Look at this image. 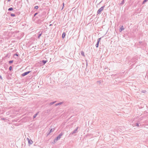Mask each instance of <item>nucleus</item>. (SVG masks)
I'll return each mask as SVG.
<instances>
[{
	"mask_svg": "<svg viewBox=\"0 0 148 148\" xmlns=\"http://www.w3.org/2000/svg\"><path fill=\"white\" fill-rule=\"evenodd\" d=\"M46 12H43L42 13L39 14L38 16L41 18H44L46 16Z\"/></svg>",
	"mask_w": 148,
	"mask_h": 148,
	"instance_id": "1",
	"label": "nucleus"
},
{
	"mask_svg": "<svg viewBox=\"0 0 148 148\" xmlns=\"http://www.w3.org/2000/svg\"><path fill=\"white\" fill-rule=\"evenodd\" d=\"M63 134V133L62 132L60 133L59 135L54 139L53 141L54 142L56 143L58 140L60 139Z\"/></svg>",
	"mask_w": 148,
	"mask_h": 148,
	"instance_id": "2",
	"label": "nucleus"
},
{
	"mask_svg": "<svg viewBox=\"0 0 148 148\" xmlns=\"http://www.w3.org/2000/svg\"><path fill=\"white\" fill-rule=\"evenodd\" d=\"M105 7V5H104L101 7V8H100L97 11V14H100L101 13V12L103 10Z\"/></svg>",
	"mask_w": 148,
	"mask_h": 148,
	"instance_id": "3",
	"label": "nucleus"
},
{
	"mask_svg": "<svg viewBox=\"0 0 148 148\" xmlns=\"http://www.w3.org/2000/svg\"><path fill=\"white\" fill-rule=\"evenodd\" d=\"M78 128V127H77L73 131L71 132L70 133V135L71 134H75L77 132V129Z\"/></svg>",
	"mask_w": 148,
	"mask_h": 148,
	"instance_id": "4",
	"label": "nucleus"
},
{
	"mask_svg": "<svg viewBox=\"0 0 148 148\" xmlns=\"http://www.w3.org/2000/svg\"><path fill=\"white\" fill-rule=\"evenodd\" d=\"M30 72L31 71H28L24 72V73H22L21 75L22 76L24 77L29 74Z\"/></svg>",
	"mask_w": 148,
	"mask_h": 148,
	"instance_id": "5",
	"label": "nucleus"
},
{
	"mask_svg": "<svg viewBox=\"0 0 148 148\" xmlns=\"http://www.w3.org/2000/svg\"><path fill=\"white\" fill-rule=\"evenodd\" d=\"M27 139L28 141V143L29 145H31L33 143V141L29 139V138H27Z\"/></svg>",
	"mask_w": 148,
	"mask_h": 148,
	"instance_id": "6",
	"label": "nucleus"
},
{
	"mask_svg": "<svg viewBox=\"0 0 148 148\" xmlns=\"http://www.w3.org/2000/svg\"><path fill=\"white\" fill-rule=\"evenodd\" d=\"M42 34V32H39L38 37H37V38L38 39H39L40 38V37L41 36Z\"/></svg>",
	"mask_w": 148,
	"mask_h": 148,
	"instance_id": "7",
	"label": "nucleus"
},
{
	"mask_svg": "<svg viewBox=\"0 0 148 148\" xmlns=\"http://www.w3.org/2000/svg\"><path fill=\"white\" fill-rule=\"evenodd\" d=\"M64 102H61L60 103H57L55 104L54 105L55 106H57L58 105H61Z\"/></svg>",
	"mask_w": 148,
	"mask_h": 148,
	"instance_id": "8",
	"label": "nucleus"
},
{
	"mask_svg": "<svg viewBox=\"0 0 148 148\" xmlns=\"http://www.w3.org/2000/svg\"><path fill=\"white\" fill-rule=\"evenodd\" d=\"M124 29L123 28V26H122L121 27L119 28V31L120 32H121Z\"/></svg>",
	"mask_w": 148,
	"mask_h": 148,
	"instance_id": "9",
	"label": "nucleus"
},
{
	"mask_svg": "<svg viewBox=\"0 0 148 148\" xmlns=\"http://www.w3.org/2000/svg\"><path fill=\"white\" fill-rule=\"evenodd\" d=\"M66 34L65 32H63L62 35V38H64Z\"/></svg>",
	"mask_w": 148,
	"mask_h": 148,
	"instance_id": "10",
	"label": "nucleus"
},
{
	"mask_svg": "<svg viewBox=\"0 0 148 148\" xmlns=\"http://www.w3.org/2000/svg\"><path fill=\"white\" fill-rule=\"evenodd\" d=\"M47 60H43L42 61V62L43 63V64H44L47 62Z\"/></svg>",
	"mask_w": 148,
	"mask_h": 148,
	"instance_id": "11",
	"label": "nucleus"
},
{
	"mask_svg": "<svg viewBox=\"0 0 148 148\" xmlns=\"http://www.w3.org/2000/svg\"><path fill=\"white\" fill-rule=\"evenodd\" d=\"M56 101H54L53 102H51L50 103L49 105L50 106H51L53 104H54L55 103H56Z\"/></svg>",
	"mask_w": 148,
	"mask_h": 148,
	"instance_id": "12",
	"label": "nucleus"
},
{
	"mask_svg": "<svg viewBox=\"0 0 148 148\" xmlns=\"http://www.w3.org/2000/svg\"><path fill=\"white\" fill-rule=\"evenodd\" d=\"M81 53L82 56L84 57L85 56L84 53V51H82L81 52Z\"/></svg>",
	"mask_w": 148,
	"mask_h": 148,
	"instance_id": "13",
	"label": "nucleus"
},
{
	"mask_svg": "<svg viewBox=\"0 0 148 148\" xmlns=\"http://www.w3.org/2000/svg\"><path fill=\"white\" fill-rule=\"evenodd\" d=\"M124 3V0H123L120 3V5H123Z\"/></svg>",
	"mask_w": 148,
	"mask_h": 148,
	"instance_id": "14",
	"label": "nucleus"
},
{
	"mask_svg": "<svg viewBox=\"0 0 148 148\" xmlns=\"http://www.w3.org/2000/svg\"><path fill=\"white\" fill-rule=\"evenodd\" d=\"M13 10V9L12 8H9L8 9V10L9 11H12Z\"/></svg>",
	"mask_w": 148,
	"mask_h": 148,
	"instance_id": "15",
	"label": "nucleus"
},
{
	"mask_svg": "<svg viewBox=\"0 0 148 148\" xmlns=\"http://www.w3.org/2000/svg\"><path fill=\"white\" fill-rule=\"evenodd\" d=\"M38 113V112H37V113H36V114H35L34 115V116H33V118L34 119L35 118H36V117Z\"/></svg>",
	"mask_w": 148,
	"mask_h": 148,
	"instance_id": "16",
	"label": "nucleus"
},
{
	"mask_svg": "<svg viewBox=\"0 0 148 148\" xmlns=\"http://www.w3.org/2000/svg\"><path fill=\"white\" fill-rule=\"evenodd\" d=\"M99 43V42H97L95 45V46L97 48L98 47Z\"/></svg>",
	"mask_w": 148,
	"mask_h": 148,
	"instance_id": "17",
	"label": "nucleus"
},
{
	"mask_svg": "<svg viewBox=\"0 0 148 148\" xmlns=\"http://www.w3.org/2000/svg\"><path fill=\"white\" fill-rule=\"evenodd\" d=\"M39 12H37L36 13H35L34 14V17L36 15H37L38 14H39Z\"/></svg>",
	"mask_w": 148,
	"mask_h": 148,
	"instance_id": "18",
	"label": "nucleus"
},
{
	"mask_svg": "<svg viewBox=\"0 0 148 148\" xmlns=\"http://www.w3.org/2000/svg\"><path fill=\"white\" fill-rule=\"evenodd\" d=\"M54 130V129H53L52 128H51V129H50V130L49 131L50 133H51L52 132H53V131Z\"/></svg>",
	"mask_w": 148,
	"mask_h": 148,
	"instance_id": "19",
	"label": "nucleus"
},
{
	"mask_svg": "<svg viewBox=\"0 0 148 148\" xmlns=\"http://www.w3.org/2000/svg\"><path fill=\"white\" fill-rule=\"evenodd\" d=\"M10 15L12 17H14L15 16V15L13 13H11L10 14Z\"/></svg>",
	"mask_w": 148,
	"mask_h": 148,
	"instance_id": "20",
	"label": "nucleus"
},
{
	"mask_svg": "<svg viewBox=\"0 0 148 148\" xmlns=\"http://www.w3.org/2000/svg\"><path fill=\"white\" fill-rule=\"evenodd\" d=\"M13 60H11L9 61V64H11L13 63Z\"/></svg>",
	"mask_w": 148,
	"mask_h": 148,
	"instance_id": "21",
	"label": "nucleus"
},
{
	"mask_svg": "<svg viewBox=\"0 0 148 148\" xmlns=\"http://www.w3.org/2000/svg\"><path fill=\"white\" fill-rule=\"evenodd\" d=\"M38 8V6H35L34 7V8L35 9H37Z\"/></svg>",
	"mask_w": 148,
	"mask_h": 148,
	"instance_id": "22",
	"label": "nucleus"
},
{
	"mask_svg": "<svg viewBox=\"0 0 148 148\" xmlns=\"http://www.w3.org/2000/svg\"><path fill=\"white\" fill-rule=\"evenodd\" d=\"M136 125L138 127H139L140 126V125H139V124L138 123H136Z\"/></svg>",
	"mask_w": 148,
	"mask_h": 148,
	"instance_id": "23",
	"label": "nucleus"
},
{
	"mask_svg": "<svg viewBox=\"0 0 148 148\" xmlns=\"http://www.w3.org/2000/svg\"><path fill=\"white\" fill-rule=\"evenodd\" d=\"M101 38H98L97 40V42H99L101 40Z\"/></svg>",
	"mask_w": 148,
	"mask_h": 148,
	"instance_id": "24",
	"label": "nucleus"
},
{
	"mask_svg": "<svg viewBox=\"0 0 148 148\" xmlns=\"http://www.w3.org/2000/svg\"><path fill=\"white\" fill-rule=\"evenodd\" d=\"M97 83L99 84H100L101 83V81H98L97 82Z\"/></svg>",
	"mask_w": 148,
	"mask_h": 148,
	"instance_id": "25",
	"label": "nucleus"
},
{
	"mask_svg": "<svg viewBox=\"0 0 148 148\" xmlns=\"http://www.w3.org/2000/svg\"><path fill=\"white\" fill-rule=\"evenodd\" d=\"M12 66H10L9 67V70L10 71H11V70H12Z\"/></svg>",
	"mask_w": 148,
	"mask_h": 148,
	"instance_id": "26",
	"label": "nucleus"
},
{
	"mask_svg": "<svg viewBox=\"0 0 148 148\" xmlns=\"http://www.w3.org/2000/svg\"><path fill=\"white\" fill-rule=\"evenodd\" d=\"M148 0H144L143 2V3H144L146 2Z\"/></svg>",
	"mask_w": 148,
	"mask_h": 148,
	"instance_id": "27",
	"label": "nucleus"
},
{
	"mask_svg": "<svg viewBox=\"0 0 148 148\" xmlns=\"http://www.w3.org/2000/svg\"><path fill=\"white\" fill-rule=\"evenodd\" d=\"M141 92L144 93H145L146 92V91L145 90H143Z\"/></svg>",
	"mask_w": 148,
	"mask_h": 148,
	"instance_id": "28",
	"label": "nucleus"
},
{
	"mask_svg": "<svg viewBox=\"0 0 148 148\" xmlns=\"http://www.w3.org/2000/svg\"><path fill=\"white\" fill-rule=\"evenodd\" d=\"M50 133L49 132L48 133H47V136H48L50 134Z\"/></svg>",
	"mask_w": 148,
	"mask_h": 148,
	"instance_id": "29",
	"label": "nucleus"
},
{
	"mask_svg": "<svg viewBox=\"0 0 148 148\" xmlns=\"http://www.w3.org/2000/svg\"><path fill=\"white\" fill-rule=\"evenodd\" d=\"M14 56H18V54H17V53H15V54H14Z\"/></svg>",
	"mask_w": 148,
	"mask_h": 148,
	"instance_id": "30",
	"label": "nucleus"
},
{
	"mask_svg": "<svg viewBox=\"0 0 148 148\" xmlns=\"http://www.w3.org/2000/svg\"><path fill=\"white\" fill-rule=\"evenodd\" d=\"M0 78L1 79H2V76L0 75Z\"/></svg>",
	"mask_w": 148,
	"mask_h": 148,
	"instance_id": "31",
	"label": "nucleus"
},
{
	"mask_svg": "<svg viewBox=\"0 0 148 148\" xmlns=\"http://www.w3.org/2000/svg\"><path fill=\"white\" fill-rule=\"evenodd\" d=\"M86 67H87V65H88V63H87V62H86Z\"/></svg>",
	"mask_w": 148,
	"mask_h": 148,
	"instance_id": "32",
	"label": "nucleus"
},
{
	"mask_svg": "<svg viewBox=\"0 0 148 148\" xmlns=\"http://www.w3.org/2000/svg\"><path fill=\"white\" fill-rule=\"evenodd\" d=\"M1 119L2 120H4L5 119L4 118H1Z\"/></svg>",
	"mask_w": 148,
	"mask_h": 148,
	"instance_id": "33",
	"label": "nucleus"
},
{
	"mask_svg": "<svg viewBox=\"0 0 148 148\" xmlns=\"http://www.w3.org/2000/svg\"><path fill=\"white\" fill-rule=\"evenodd\" d=\"M142 42H139V43L140 44Z\"/></svg>",
	"mask_w": 148,
	"mask_h": 148,
	"instance_id": "34",
	"label": "nucleus"
},
{
	"mask_svg": "<svg viewBox=\"0 0 148 148\" xmlns=\"http://www.w3.org/2000/svg\"><path fill=\"white\" fill-rule=\"evenodd\" d=\"M52 25V24H50V25H49V26H51Z\"/></svg>",
	"mask_w": 148,
	"mask_h": 148,
	"instance_id": "35",
	"label": "nucleus"
}]
</instances>
